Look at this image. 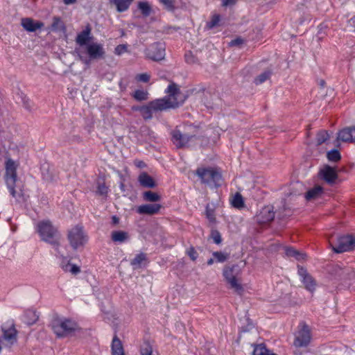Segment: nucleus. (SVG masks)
I'll list each match as a JSON object with an SVG mask.
<instances>
[{
    "mask_svg": "<svg viewBox=\"0 0 355 355\" xmlns=\"http://www.w3.org/2000/svg\"><path fill=\"white\" fill-rule=\"evenodd\" d=\"M146 56L154 61H159L165 57V46L161 43L150 45L146 51Z\"/></svg>",
    "mask_w": 355,
    "mask_h": 355,
    "instance_id": "9d476101",
    "label": "nucleus"
},
{
    "mask_svg": "<svg viewBox=\"0 0 355 355\" xmlns=\"http://www.w3.org/2000/svg\"><path fill=\"white\" fill-rule=\"evenodd\" d=\"M298 273L302 277V280L305 288L309 291H313L316 288V283L313 277L309 275L306 270L303 268H299Z\"/></svg>",
    "mask_w": 355,
    "mask_h": 355,
    "instance_id": "6ab92c4d",
    "label": "nucleus"
},
{
    "mask_svg": "<svg viewBox=\"0 0 355 355\" xmlns=\"http://www.w3.org/2000/svg\"><path fill=\"white\" fill-rule=\"evenodd\" d=\"M252 355H277L268 350L265 345L260 344L254 347Z\"/></svg>",
    "mask_w": 355,
    "mask_h": 355,
    "instance_id": "cd10ccee",
    "label": "nucleus"
},
{
    "mask_svg": "<svg viewBox=\"0 0 355 355\" xmlns=\"http://www.w3.org/2000/svg\"><path fill=\"white\" fill-rule=\"evenodd\" d=\"M108 192V188L104 181L98 182L97 186V193L101 196L106 195Z\"/></svg>",
    "mask_w": 355,
    "mask_h": 355,
    "instance_id": "ea45409f",
    "label": "nucleus"
},
{
    "mask_svg": "<svg viewBox=\"0 0 355 355\" xmlns=\"http://www.w3.org/2000/svg\"><path fill=\"white\" fill-rule=\"evenodd\" d=\"M166 93L167 96L166 97L159 99L165 103L166 105H164V110L178 107L186 100V96L181 92L179 87L175 83L168 85Z\"/></svg>",
    "mask_w": 355,
    "mask_h": 355,
    "instance_id": "f03ea898",
    "label": "nucleus"
},
{
    "mask_svg": "<svg viewBox=\"0 0 355 355\" xmlns=\"http://www.w3.org/2000/svg\"><path fill=\"white\" fill-rule=\"evenodd\" d=\"M214 262H216L215 259L211 258L210 259H209L207 261V264L210 266V265H212Z\"/></svg>",
    "mask_w": 355,
    "mask_h": 355,
    "instance_id": "603ef678",
    "label": "nucleus"
},
{
    "mask_svg": "<svg viewBox=\"0 0 355 355\" xmlns=\"http://www.w3.org/2000/svg\"><path fill=\"white\" fill-rule=\"evenodd\" d=\"M329 243L334 252L341 253L355 248V238L352 235L342 236L338 238L336 243H334L332 239L329 240Z\"/></svg>",
    "mask_w": 355,
    "mask_h": 355,
    "instance_id": "423d86ee",
    "label": "nucleus"
},
{
    "mask_svg": "<svg viewBox=\"0 0 355 355\" xmlns=\"http://www.w3.org/2000/svg\"><path fill=\"white\" fill-rule=\"evenodd\" d=\"M62 269L65 272H69L73 275H77L80 272V268L74 264L67 263L62 266Z\"/></svg>",
    "mask_w": 355,
    "mask_h": 355,
    "instance_id": "72a5a7b5",
    "label": "nucleus"
},
{
    "mask_svg": "<svg viewBox=\"0 0 355 355\" xmlns=\"http://www.w3.org/2000/svg\"><path fill=\"white\" fill-rule=\"evenodd\" d=\"M162 205L158 203L141 205L137 208L139 214L154 215L159 212Z\"/></svg>",
    "mask_w": 355,
    "mask_h": 355,
    "instance_id": "a211bd4d",
    "label": "nucleus"
},
{
    "mask_svg": "<svg viewBox=\"0 0 355 355\" xmlns=\"http://www.w3.org/2000/svg\"><path fill=\"white\" fill-rule=\"evenodd\" d=\"M77 1V0H63V2L66 5L73 4L75 3Z\"/></svg>",
    "mask_w": 355,
    "mask_h": 355,
    "instance_id": "8fccbe9b",
    "label": "nucleus"
},
{
    "mask_svg": "<svg viewBox=\"0 0 355 355\" xmlns=\"http://www.w3.org/2000/svg\"><path fill=\"white\" fill-rule=\"evenodd\" d=\"M134 0H110V3L114 6L118 12L127 10Z\"/></svg>",
    "mask_w": 355,
    "mask_h": 355,
    "instance_id": "5701e85b",
    "label": "nucleus"
},
{
    "mask_svg": "<svg viewBox=\"0 0 355 355\" xmlns=\"http://www.w3.org/2000/svg\"><path fill=\"white\" fill-rule=\"evenodd\" d=\"M111 239L114 243H121L129 239V234L122 230L113 231L111 233Z\"/></svg>",
    "mask_w": 355,
    "mask_h": 355,
    "instance_id": "393cba45",
    "label": "nucleus"
},
{
    "mask_svg": "<svg viewBox=\"0 0 355 355\" xmlns=\"http://www.w3.org/2000/svg\"><path fill=\"white\" fill-rule=\"evenodd\" d=\"M90 35L91 28L87 25L83 31L78 34L76 41L80 46L85 45L89 40Z\"/></svg>",
    "mask_w": 355,
    "mask_h": 355,
    "instance_id": "4be33fe9",
    "label": "nucleus"
},
{
    "mask_svg": "<svg viewBox=\"0 0 355 355\" xmlns=\"http://www.w3.org/2000/svg\"><path fill=\"white\" fill-rule=\"evenodd\" d=\"M207 217L211 218V214H207Z\"/></svg>",
    "mask_w": 355,
    "mask_h": 355,
    "instance_id": "864d4df0",
    "label": "nucleus"
},
{
    "mask_svg": "<svg viewBox=\"0 0 355 355\" xmlns=\"http://www.w3.org/2000/svg\"><path fill=\"white\" fill-rule=\"evenodd\" d=\"M236 2V0H223V6H228L235 4Z\"/></svg>",
    "mask_w": 355,
    "mask_h": 355,
    "instance_id": "09e8293b",
    "label": "nucleus"
},
{
    "mask_svg": "<svg viewBox=\"0 0 355 355\" xmlns=\"http://www.w3.org/2000/svg\"><path fill=\"white\" fill-rule=\"evenodd\" d=\"M187 254L193 261H195L198 257V253L193 248H191L187 250Z\"/></svg>",
    "mask_w": 355,
    "mask_h": 355,
    "instance_id": "de8ad7c7",
    "label": "nucleus"
},
{
    "mask_svg": "<svg viewBox=\"0 0 355 355\" xmlns=\"http://www.w3.org/2000/svg\"><path fill=\"white\" fill-rule=\"evenodd\" d=\"M311 340V330L306 324L300 326L299 331L297 333L294 345L296 347H306Z\"/></svg>",
    "mask_w": 355,
    "mask_h": 355,
    "instance_id": "1a4fd4ad",
    "label": "nucleus"
},
{
    "mask_svg": "<svg viewBox=\"0 0 355 355\" xmlns=\"http://www.w3.org/2000/svg\"><path fill=\"white\" fill-rule=\"evenodd\" d=\"M137 80L139 81L147 83L150 80V75L148 73H141L137 76Z\"/></svg>",
    "mask_w": 355,
    "mask_h": 355,
    "instance_id": "49530a36",
    "label": "nucleus"
},
{
    "mask_svg": "<svg viewBox=\"0 0 355 355\" xmlns=\"http://www.w3.org/2000/svg\"><path fill=\"white\" fill-rule=\"evenodd\" d=\"M242 42V40H240V39H237V40H233L231 42V44L232 45H236V44H239Z\"/></svg>",
    "mask_w": 355,
    "mask_h": 355,
    "instance_id": "3c124183",
    "label": "nucleus"
},
{
    "mask_svg": "<svg viewBox=\"0 0 355 355\" xmlns=\"http://www.w3.org/2000/svg\"><path fill=\"white\" fill-rule=\"evenodd\" d=\"M138 180L141 185L144 187L153 188L156 186L153 178L146 173H141L138 178Z\"/></svg>",
    "mask_w": 355,
    "mask_h": 355,
    "instance_id": "b1692460",
    "label": "nucleus"
},
{
    "mask_svg": "<svg viewBox=\"0 0 355 355\" xmlns=\"http://www.w3.org/2000/svg\"><path fill=\"white\" fill-rule=\"evenodd\" d=\"M87 52L92 59L101 58L105 53L103 45L94 42L87 44Z\"/></svg>",
    "mask_w": 355,
    "mask_h": 355,
    "instance_id": "f3484780",
    "label": "nucleus"
},
{
    "mask_svg": "<svg viewBox=\"0 0 355 355\" xmlns=\"http://www.w3.org/2000/svg\"><path fill=\"white\" fill-rule=\"evenodd\" d=\"M319 174L321 178H322L325 182H327L329 184L334 183L338 178V175L335 168L329 166H323L320 169Z\"/></svg>",
    "mask_w": 355,
    "mask_h": 355,
    "instance_id": "2eb2a0df",
    "label": "nucleus"
},
{
    "mask_svg": "<svg viewBox=\"0 0 355 355\" xmlns=\"http://www.w3.org/2000/svg\"><path fill=\"white\" fill-rule=\"evenodd\" d=\"M159 1L168 10H172L174 8L173 0H159Z\"/></svg>",
    "mask_w": 355,
    "mask_h": 355,
    "instance_id": "c03bdc74",
    "label": "nucleus"
},
{
    "mask_svg": "<svg viewBox=\"0 0 355 355\" xmlns=\"http://www.w3.org/2000/svg\"><path fill=\"white\" fill-rule=\"evenodd\" d=\"M37 231L42 239L51 241L57 234V229L49 220H43L37 224Z\"/></svg>",
    "mask_w": 355,
    "mask_h": 355,
    "instance_id": "6e6552de",
    "label": "nucleus"
},
{
    "mask_svg": "<svg viewBox=\"0 0 355 355\" xmlns=\"http://www.w3.org/2000/svg\"><path fill=\"white\" fill-rule=\"evenodd\" d=\"M24 320L28 324L35 323L37 319L38 315L36 312L33 310H28L24 313Z\"/></svg>",
    "mask_w": 355,
    "mask_h": 355,
    "instance_id": "c85d7f7f",
    "label": "nucleus"
},
{
    "mask_svg": "<svg viewBox=\"0 0 355 355\" xmlns=\"http://www.w3.org/2000/svg\"><path fill=\"white\" fill-rule=\"evenodd\" d=\"M233 207L241 209L244 206V202L242 196L237 193L234 195L231 200Z\"/></svg>",
    "mask_w": 355,
    "mask_h": 355,
    "instance_id": "7c9ffc66",
    "label": "nucleus"
},
{
    "mask_svg": "<svg viewBox=\"0 0 355 355\" xmlns=\"http://www.w3.org/2000/svg\"><path fill=\"white\" fill-rule=\"evenodd\" d=\"M19 163L13 159L8 158L5 163V181L12 197H17V191L15 189L17 180V169Z\"/></svg>",
    "mask_w": 355,
    "mask_h": 355,
    "instance_id": "20e7f679",
    "label": "nucleus"
},
{
    "mask_svg": "<svg viewBox=\"0 0 355 355\" xmlns=\"http://www.w3.org/2000/svg\"><path fill=\"white\" fill-rule=\"evenodd\" d=\"M172 141L173 144L178 148H182L188 146L190 141L193 138V136H190L188 134H183L178 129L173 130L172 133Z\"/></svg>",
    "mask_w": 355,
    "mask_h": 355,
    "instance_id": "9b49d317",
    "label": "nucleus"
},
{
    "mask_svg": "<svg viewBox=\"0 0 355 355\" xmlns=\"http://www.w3.org/2000/svg\"><path fill=\"white\" fill-rule=\"evenodd\" d=\"M286 254L287 256L295 257L297 259H304L306 255L301 253L293 248H287L286 250Z\"/></svg>",
    "mask_w": 355,
    "mask_h": 355,
    "instance_id": "473e14b6",
    "label": "nucleus"
},
{
    "mask_svg": "<svg viewBox=\"0 0 355 355\" xmlns=\"http://www.w3.org/2000/svg\"><path fill=\"white\" fill-rule=\"evenodd\" d=\"M337 142L355 143V126L340 130L337 135Z\"/></svg>",
    "mask_w": 355,
    "mask_h": 355,
    "instance_id": "4468645a",
    "label": "nucleus"
},
{
    "mask_svg": "<svg viewBox=\"0 0 355 355\" xmlns=\"http://www.w3.org/2000/svg\"><path fill=\"white\" fill-rule=\"evenodd\" d=\"M63 27L62 21L58 17L53 18V22L52 24V28L53 29H59Z\"/></svg>",
    "mask_w": 355,
    "mask_h": 355,
    "instance_id": "a18cd8bd",
    "label": "nucleus"
},
{
    "mask_svg": "<svg viewBox=\"0 0 355 355\" xmlns=\"http://www.w3.org/2000/svg\"><path fill=\"white\" fill-rule=\"evenodd\" d=\"M322 193V188L320 186H315L306 193L305 198L307 200H314L320 198Z\"/></svg>",
    "mask_w": 355,
    "mask_h": 355,
    "instance_id": "a878e982",
    "label": "nucleus"
},
{
    "mask_svg": "<svg viewBox=\"0 0 355 355\" xmlns=\"http://www.w3.org/2000/svg\"><path fill=\"white\" fill-rule=\"evenodd\" d=\"M133 96L137 101H144L148 98V92L144 90H137L135 92Z\"/></svg>",
    "mask_w": 355,
    "mask_h": 355,
    "instance_id": "4c0bfd02",
    "label": "nucleus"
},
{
    "mask_svg": "<svg viewBox=\"0 0 355 355\" xmlns=\"http://www.w3.org/2000/svg\"><path fill=\"white\" fill-rule=\"evenodd\" d=\"M329 138V134L326 131H320L316 137L318 144L324 143Z\"/></svg>",
    "mask_w": 355,
    "mask_h": 355,
    "instance_id": "58836bf2",
    "label": "nucleus"
},
{
    "mask_svg": "<svg viewBox=\"0 0 355 355\" xmlns=\"http://www.w3.org/2000/svg\"><path fill=\"white\" fill-rule=\"evenodd\" d=\"M196 174L203 182L216 180L219 177V173L214 168H199L196 171Z\"/></svg>",
    "mask_w": 355,
    "mask_h": 355,
    "instance_id": "ddd939ff",
    "label": "nucleus"
},
{
    "mask_svg": "<svg viewBox=\"0 0 355 355\" xmlns=\"http://www.w3.org/2000/svg\"><path fill=\"white\" fill-rule=\"evenodd\" d=\"M211 238L213 239L214 242L216 244H220L222 241L220 234L217 230L211 231Z\"/></svg>",
    "mask_w": 355,
    "mask_h": 355,
    "instance_id": "79ce46f5",
    "label": "nucleus"
},
{
    "mask_svg": "<svg viewBox=\"0 0 355 355\" xmlns=\"http://www.w3.org/2000/svg\"><path fill=\"white\" fill-rule=\"evenodd\" d=\"M128 50V46L126 44H120L118 45L114 50L115 54L120 55L124 53H125Z\"/></svg>",
    "mask_w": 355,
    "mask_h": 355,
    "instance_id": "37998d69",
    "label": "nucleus"
},
{
    "mask_svg": "<svg viewBox=\"0 0 355 355\" xmlns=\"http://www.w3.org/2000/svg\"><path fill=\"white\" fill-rule=\"evenodd\" d=\"M327 158L331 162H338L340 159V154L338 150H333L327 153Z\"/></svg>",
    "mask_w": 355,
    "mask_h": 355,
    "instance_id": "e433bc0d",
    "label": "nucleus"
},
{
    "mask_svg": "<svg viewBox=\"0 0 355 355\" xmlns=\"http://www.w3.org/2000/svg\"><path fill=\"white\" fill-rule=\"evenodd\" d=\"M67 239L70 246L73 250L83 248L88 241V236L83 227L77 225L69 230Z\"/></svg>",
    "mask_w": 355,
    "mask_h": 355,
    "instance_id": "7ed1b4c3",
    "label": "nucleus"
},
{
    "mask_svg": "<svg viewBox=\"0 0 355 355\" xmlns=\"http://www.w3.org/2000/svg\"><path fill=\"white\" fill-rule=\"evenodd\" d=\"M138 8L141 10L144 16H148L152 11L150 4L147 1H139L138 3Z\"/></svg>",
    "mask_w": 355,
    "mask_h": 355,
    "instance_id": "c756f323",
    "label": "nucleus"
},
{
    "mask_svg": "<svg viewBox=\"0 0 355 355\" xmlns=\"http://www.w3.org/2000/svg\"><path fill=\"white\" fill-rule=\"evenodd\" d=\"M220 21V17L218 14H214L209 21L207 23V26L208 28H212L219 24Z\"/></svg>",
    "mask_w": 355,
    "mask_h": 355,
    "instance_id": "f704fd0d",
    "label": "nucleus"
},
{
    "mask_svg": "<svg viewBox=\"0 0 355 355\" xmlns=\"http://www.w3.org/2000/svg\"><path fill=\"white\" fill-rule=\"evenodd\" d=\"M164 105H166L163 101L156 99L148 103L146 105L141 107H134V110H138L140 112L141 116L144 119H150L153 116V114L155 112L164 110Z\"/></svg>",
    "mask_w": 355,
    "mask_h": 355,
    "instance_id": "0eeeda50",
    "label": "nucleus"
},
{
    "mask_svg": "<svg viewBox=\"0 0 355 355\" xmlns=\"http://www.w3.org/2000/svg\"><path fill=\"white\" fill-rule=\"evenodd\" d=\"M53 333L58 338H64L78 330V324L64 317H54L51 323Z\"/></svg>",
    "mask_w": 355,
    "mask_h": 355,
    "instance_id": "f257e3e1",
    "label": "nucleus"
},
{
    "mask_svg": "<svg viewBox=\"0 0 355 355\" xmlns=\"http://www.w3.org/2000/svg\"><path fill=\"white\" fill-rule=\"evenodd\" d=\"M275 218V212L270 207H265L257 216V220L260 224L271 222Z\"/></svg>",
    "mask_w": 355,
    "mask_h": 355,
    "instance_id": "dca6fc26",
    "label": "nucleus"
},
{
    "mask_svg": "<svg viewBox=\"0 0 355 355\" xmlns=\"http://www.w3.org/2000/svg\"><path fill=\"white\" fill-rule=\"evenodd\" d=\"M146 261V256L144 253L137 254L135 257L131 261L132 266L135 267H139Z\"/></svg>",
    "mask_w": 355,
    "mask_h": 355,
    "instance_id": "2f4dec72",
    "label": "nucleus"
},
{
    "mask_svg": "<svg viewBox=\"0 0 355 355\" xmlns=\"http://www.w3.org/2000/svg\"><path fill=\"white\" fill-rule=\"evenodd\" d=\"M3 338L9 346L12 345L17 341V331L13 324H4L2 327Z\"/></svg>",
    "mask_w": 355,
    "mask_h": 355,
    "instance_id": "f8f14e48",
    "label": "nucleus"
},
{
    "mask_svg": "<svg viewBox=\"0 0 355 355\" xmlns=\"http://www.w3.org/2000/svg\"><path fill=\"white\" fill-rule=\"evenodd\" d=\"M22 27L28 32H34L44 26V24L39 21H35L31 18H23L21 21Z\"/></svg>",
    "mask_w": 355,
    "mask_h": 355,
    "instance_id": "aec40b11",
    "label": "nucleus"
},
{
    "mask_svg": "<svg viewBox=\"0 0 355 355\" xmlns=\"http://www.w3.org/2000/svg\"><path fill=\"white\" fill-rule=\"evenodd\" d=\"M112 355H125V351L121 340L114 336L111 344Z\"/></svg>",
    "mask_w": 355,
    "mask_h": 355,
    "instance_id": "412c9836",
    "label": "nucleus"
},
{
    "mask_svg": "<svg viewBox=\"0 0 355 355\" xmlns=\"http://www.w3.org/2000/svg\"><path fill=\"white\" fill-rule=\"evenodd\" d=\"M270 76V72L268 71H265L263 72V73H261V75H259L255 80V83L257 84H260V83H263L264 81H266L267 79L269 78Z\"/></svg>",
    "mask_w": 355,
    "mask_h": 355,
    "instance_id": "a19ab883",
    "label": "nucleus"
},
{
    "mask_svg": "<svg viewBox=\"0 0 355 355\" xmlns=\"http://www.w3.org/2000/svg\"><path fill=\"white\" fill-rule=\"evenodd\" d=\"M223 275L230 289L234 290L238 294H241L243 292L241 278L239 273L235 272L234 267L225 266L223 271Z\"/></svg>",
    "mask_w": 355,
    "mask_h": 355,
    "instance_id": "39448f33",
    "label": "nucleus"
},
{
    "mask_svg": "<svg viewBox=\"0 0 355 355\" xmlns=\"http://www.w3.org/2000/svg\"><path fill=\"white\" fill-rule=\"evenodd\" d=\"M213 257L215 259L216 262L223 263L228 258V254L222 252H214L212 254Z\"/></svg>",
    "mask_w": 355,
    "mask_h": 355,
    "instance_id": "c9c22d12",
    "label": "nucleus"
},
{
    "mask_svg": "<svg viewBox=\"0 0 355 355\" xmlns=\"http://www.w3.org/2000/svg\"><path fill=\"white\" fill-rule=\"evenodd\" d=\"M143 198L144 200L151 202H156L161 200L160 195L151 191L144 192L143 193Z\"/></svg>",
    "mask_w": 355,
    "mask_h": 355,
    "instance_id": "bb28decb",
    "label": "nucleus"
}]
</instances>
